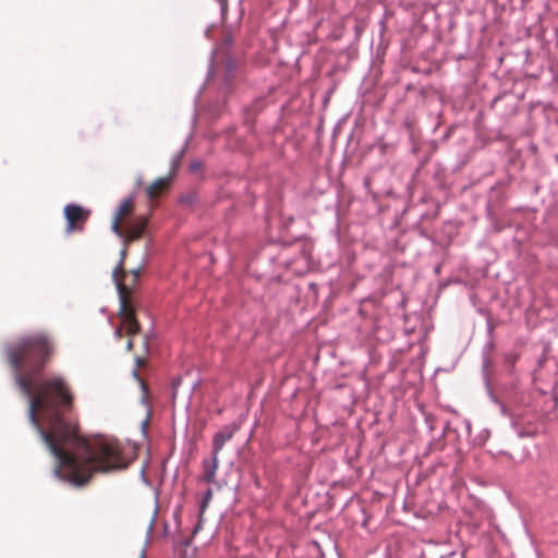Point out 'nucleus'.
<instances>
[{"label":"nucleus","instance_id":"nucleus-1","mask_svg":"<svg viewBox=\"0 0 558 558\" xmlns=\"http://www.w3.org/2000/svg\"><path fill=\"white\" fill-rule=\"evenodd\" d=\"M7 360L17 388L28 399L27 417L57 459L53 473L75 487L85 486L95 472L124 470L129 462L116 444L92 446L71 418L73 396L63 377L36 380L54 354L49 333L24 335L5 345Z\"/></svg>","mask_w":558,"mask_h":558},{"label":"nucleus","instance_id":"nucleus-2","mask_svg":"<svg viewBox=\"0 0 558 558\" xmlns=\"http://www.w3.org/2000/svg\"><path fill=\"white\" fill-rule=\"evenodd\" d=\"M501 413L510 418L511 428L519 438H534L544 427L543 416L537 411H509L502 407Z\"/></svg>","mask_w":558,"mask_h":558},{"label":"nucleus","instance_id":"nucleus-3","mask_svg":"<svg viewBox=\"0 0 558 558\" xmlns=\"http://www.w3.org/2000/svg\"><path fill=\"white\" fill-rule=\"evenodd\" d=\"M63 213L66 220V233H72L73 231H82L83 225L87 221L90 215V210L85 209L77 204H68L64 207Z\"/></svg>","mask_w":558,"mask_h":558},{"label":"nucleus","instance_id":"nucleus-4","mask_svg":"<svg viewBox=\"0 0 558 558\" xmlns=\"http://www.w3.org/2000/svg\"><path fill=\"white\" fill-rule=\"evenodd\" d=\"M126 256V250L123 248L120 252V260L117 264V266L112 270V278L116 283L117 291L119 293V301H120V313H124L128 306V287L123 283L121 276H124V269H123V263L124 258Z\"/></svg>","mask_w":558,"mask_h":558},{"label":"nucleus","instance_id":"nucleus-5","mask_svg":"<svg viewBox=\"0 0 558 558\" xmlns=\"http://www.w3.org/2000/svg\"><path fill=\"white\" fill-rule=\"evenodd\" d=\"M240 429V425L238 423H231L222 426L217 433L213 436V453L214 456H218L222 450L226 442H228L234 434Z\"/></svg>","mask_w":558,"mask_h":558},{"label":"nucleus","instance_id":"nucleus-6","mask_svg":"<svg viewBox=\"0 0 558 558\" xmlns=\"http://www.w3.org/2000/svg\"><path fill=\"white\" fill-rule=\"evenodd\" d=\"M147 217H137L134 220H132L128 229L125 231V236L128 241H136L138 240L143 234L147 226Z\"/></svg>","mask_w":558,"mask_h":558},{"label":"nucleus","instance_id":"nucleus-7","mask_svg":"<svg viewBox=\"0 0 558 558\" xmlns=\"http://www.w3.org/2000/svg\"><path fill=\"white\" fill-rule=\"evenodd\" d=\"M219 459L218 456H214L211 452V459L210 460H204L203 461V480L206 483H214L216 480V471L218 469Z\"/></svg>","mask_w":558,"mask_h":558},{"label":"nucleus","instance_id":"nucleus-8","mask_svg":"<svg viewBox=\"0 0 558 558\" xmlns=\"http://www.w3.org/2000/svg\"><path fill=\"white\" fill-rule=\"evenodd\" d=\"M119 315L121 317H123V323L125 325L126 332L130 336H133V335H136L140 332V328H141L140 324L135 319L133 312L129 308V305L126 306L125 312L122 314L119 312Z\"/></svg>","mask_w":558,"mask_h":558},{"label":"nucleus","instance_id":"nucleus-9","mask_svg":"<svg viewBox=\"0 0 558 558\" xmlns=\"http://www.w3.org/2000/svg\"><path fill=\"white\" fill-rule=\"evenodd\" d=\"M169 180L167 178H161L154 181L146 189V194L149 198H154L158 195L159 191L168 184Z\"/></svg>","mask_w":558,"mask_h":558},{"label":"nucleus","instance_id":"nucleus-10","mask_svg":"<svg viewBox=\"0 0 558 558\" xmlns=\"http://www.w3.org/2000/svg\"><path fill=\"white\" fill-rule=\"evenodd\" d=\"M132 376L137 380L140 387H141V390H142L141 402H142V404H147V398H148V393H149V389H148L147 384L140 376L137 368L133 369Z\"/></svg>","mask_w":558,"mask_h":558},{"label":"nucleus","instance_id":"nucleus-11","mask_svg":"<svg viewBox=\"0 0 558 558\" xmlns=\"http://www.w3.org/2000/svg\"><path fill=\"white\" fill-rule=\"evenodd\" d=\"M505 366L508 368L510 373L514 369V364L520 359V353L517 351H509L504 353L502 355Z\"/></svg>","mask_w":558,"mask_h":558},{"label":"nucleus","instance_id":"nucleus-12","mask_svg":"<svg viewBox=\"0 0 558 558\" xmlns=\"http://www.w3.org/2000/svg\"><path fill=\"white\" fill-rule=\"evenodd\" d=\"M132 203L133 196L125 197L117 208L114 217H119L120 219H122L123 215H125L130 210Z\"/></svg>","mask_w":558,"mask_h":558},{"label":"nucleus","instance_id":"nucleus-13","mask_svg":"<svg viewBox=\"0 0 558 558\" xmlns=\"http://www.w3.org/2000/svg\"><path fill=\"white\" fill-rule=\"evenodd\" d=\"M211 498H213V490H211V488H207L204 492V494L202 496V499H201V502H199L201 514H203L205 512V510L207 509Z\"/></svg>","mask_w":558,"mask_h":558},{"label":"nucleus","instance_id":"nucleus-14","mask_svg":"<svg viewBox=\"0 0 558 558\" xmlns=\"http://www.w3.org/2000/svg\"><path fill=\"white\" fill-rule=\"evenodd\" d=\"M179 201L181 204L192 206L198 202V195L195 192H190L182 195Z\"/></svg>","mask_w":558,"mask_h":558},{"label":"nucleus","instance_id":"nucleus-15","mask_svg":"<svg viewBox=\"0 0 558 558\" xmlns=\"http://www.w3.org/2000/svg\"><path fill=\"white\" fill-rule=\"evenodd\" d=\"M120 221L121 219L119 217H113L111 223V231L116 233L118 236L122 238L124 235V232L120 228Z\"/></svg>","mask_w":558,"mask_h":558},{"label":"nucleus","instance_id":"nucleus-16","mask_svg":"<svg viewBox=\"0 0 558 558\" xmlns=\"http://www.w3.org/2000/svg\"><path fill=\"white\" fill-rule=\"evenodd\" d=\"M184 153H185V146L178 154H175L173 156L172 161H171L173 169H177L179 167Z\"/></svg>","mask_w":558,"mask_h":558},{"label":"nucleus","instance_id":"nucleus-17","mask_svg":"<svg viewBox=\"0 0 558 558\" xmlns=\"http://www.w3.org/2000/svg\"><path fill=\"white\" fill-rule=\"evenodd\" d=\"M182 384V378L181 377H175L172 379L171 381V389H172V397L175 398L177 397V391L180 387V385Z\"/></svg>","mask_w":558,"mask_h":558},{"label":"nucleus","instance_id":"nucleus-18","mask_svg":"<svg viewBox=\"0 0 558 558\" xmlns=\"http://www.w3.org/2000/svg\"><path fill=\"white\" fill-rule=\"evenodd\" d=\"M220 5L221 19L225 20L228 12V0H216Z\"/></svg>","mask_w":558,"mask_h":558},{"label":"nucleus","instance_id":"nucleus-19","mask_svg":"<svg viewBox=\"0 0 558 558\" xmlns=\"http://www.w3.org/2000/svg\"><path fill=\"white\" fill-rule=\"evenodd\" d=\"M147 407V414H146V417L145 420L142 422L141 424V427H142V430L144 433H146V428H147V425H148V422H149V418H150V404L149 402L147 401V404H145Z\"/></svg>","mask_w":558,"mask_h":558},{"label":"nucleus","instance_id":"nucleus-20","mask_svg":"<svg viewBox=\"0 0 558 558\" xmlns=\"http://www.w3.org/2000/svg\"><path fill=\"white\" fill-rule=\"evenodd\" d=\"M202 168V162L199 160H194L190 163V171L196 172Z\"/></svg>","mask_w":558,"mask_h":558},{"label":"nucleus","instance_id":"nucleus-21","mask_svg":"<svg viewBox=\"0 0 558 558\" xmlns=\"http://www.w3.org/2000/svg\"><path fill=\"white\" fill-rule=\"evenodd\" d=\"M143 269H144V264H142L137 268L131 270V274L133 275L135 281L138 280Z\"/></svg>","mask_w":558,"mask_h":558},{"label":"nucleus","instance_id":"nucleus-22","mask_svg":"<svg viewBox=\"0 0 558 558\" xmlns=\"http://www.w3.org/2000/svg\"><path fill=\"white\" fill-rule=\"evenodd\" d=\"M499 453H500V454L506 456L509 460H511V461H513V462H515V463H519V460L514 459V457H513L511 453H508V452H506V451H504V450H502V451H500ZM521 461H522V460H520V462H521Z\"/></svg>","mask_w":558,"mask_h":558},{"label":"nucleus","instance_id":"nucleus-23","mask_svg":"<svg viewBox=\"0 0 558 558\" xmlns=\"http://www.w3.org/2000/svg\"><path fill=\"white\" fill-rule=\"evenodd\" d=\"M493 330H494V326L492 325V323H490V322H488V323H487V332H488L489 335H492V333H493Z\"/></svg>","mask_w":558,"mask_h":558},{"label":"nucleus","instance_id":"nucleus-24","mask_svg":"<svg viewBox=\"0 0 558 558\" xmlns=\"http://www.w3.org/2000/svg\"><path fill=\"white\" fill-rule=\"evenodd\" d=\"M121 335H122V330H121V328L116 329V331H114V336H116L117 338H121Z\"/></svg>","mask_w":558,"mask_h":558},{"label":"nucleus","instance_id":"nucleus-25","mask_svg":"<svg viewBox=\"0 0 558 558\" xmlns=\"http://www.w3.org/2000/svg\"><path fill=\"white\" fill-rule=\"evenodd\" d=\"M132 349H133V342L131 340H129L126 343V350L131 351Z\"/></svg>","mask_w":558,"mask_h":558},{"label":"nucleus","instance_id":"nucleus-26","mask_svg":"<svg viewBox=\"0 0 558 558\" xmlns=\"http://www.w3.org/2000/svg\"><path fill=\"white\" fill-rule=\"evenodd\" d=\"M135 362H136V366H140V365H142L144 363V360L137 356L135 359Z\"/></svg>","mask_w":558,"mask_h":558},{"label":"nucleus","instance_id":"nucleus-27","mask_svg":"<svg viewBox=\"0 0 558 558\" xmlns=\"http://www.w3.org/2000/svg\"><path fill=\"white\" fill-rule=\"evenodd\" d=\"M154 526V519H151L149 526H148V533H150L151 529Z\"/></svg>","mask_w":558,"mask_h":558},{"label":"nucleus","instance_id":"nucleus-28","mask_svg":"<svg viewBox=\"0 0 558 558\" xmlns=\"http://www.w3.org/2000/svg\"><path fill=\"white\" fill-rule=\"evenodd\" d=\"M487 365H488V359H485V360H484V367L486 368V367H487Z\"/></svg>","mask_w":558,"mask_h":558},{"label":"nucleus","instance_id":"nucleus-29","mask_svg":"<svg viewBox=\"0 0 558 558\" xmlns=\"http://www.w3.org/2000/svg\"><path fill=\"white\" fill-rule=\"evenodd\" d=\"M228 66H229L230 69L233 66V62H232L231 60L228 62Z\"/></svg>","mask_w":558,"mask_h":558},{"label":"nucleus","instance_id":"nucleus-30","mask_svg":"<svg viewBox=\"0 0 558 558\" xmlns=\"http://www.w3.org/2000/svg\"><path fill=\"white\" fill-rule=\"evenodd\" d=\"M555 160L558 162V154L555 155Z\"/></svg>","mask_w":558,"mask_h":558},{"label":"nucleus","instance_id":"nucleus-31","mask_svg":"<svg viewBox=\"0 0 558 558\" xmlns=\"http://www.w3.org/2000/svg\"><path fill=\"white\" fill-rule=\"evenodd\" d=\"M142 558H145V555H144V553H142Z\"/></svg>","mask_w":558,"mask_h":558}]
</instances>
